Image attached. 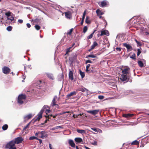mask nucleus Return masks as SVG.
<instances>
[{"label": "nucleus", "mask_w": 149, "mask_h": 149, "mask_svg": "<svg viewBox=\"0 0 149 149\" xmlns=\"http://www.w3.org/2000/svg\"><path fill=\"white\" fill-rule=\"evenodd\" d=\"M57 98V96H55L54 97L51 104V105L52 107H54L55 105L58 106V105L57 104H56V100Z\"/></svg>", "instance_id": "9d476101"}, {"label": "nucleus", "mask_w": 149, "mask_h": 149, "mask_svg": "<svg viewBox=\"0 0 149 149\" xmlns=\"http://www.w3.org/2000/svg\"><path fill=\"white\" fill-rule=\"evenodd\" d=\"M97 43L96 41H95L93 42V44L91 47V48L90 49L88 50L89 51H90L91 50L93 49H94L95 47L97 45Z\"/></svg>", "instance_id": "f3484780"}, {"label": "nucleus", "mask_w": 149, "mask_h": 149, "mask_svg": "<svg viewBox=\"0 0 149 149\" xmlns=\"http://www.w3.org/2000/svg\"><path fill=\"white\" fill-rule=\"evenodd\" d=\"M30 124V123H28L27 125H26L25 127L24 128V130H26L28 127L29 126V125Z\"/></svg>", "instance_id": "603ef678"}, {"label": "nucleus", "mask_w": 149, "mask_h": 149, "mask_svg": "<svg viewBox=\"0 0 149 149\" xmlns=\"http://www.w3.org/2000/svg\"><path fill=\"white\" fill-rule=\"evenodd\" d=\"M72 30H73L72 29H71L70 30V31L69 32H68L67 33V34L69 35H70L72 31Z\"/></svg>", "instance_id": "49530a36"}, {"label": "nucleus", "mask_w": 149, "mask_h": 149, "mask_svg": "<svg viewBox=\"0 0 149 149\" xmlns=\"http://www.w3.org/2000/svg\"><path fill=\"white\" fill-rule=\"evenodd\" d=\"M77 131L78 133L82 134H85L86 133V132L84 130L77 129Z\"/></svg>", "instance_id": "5701e85b"}, {"label": "nucleus", "mask_w": 149, "mask_h": 149, "mask_svg": "<svg viewBox=\"0 0 149 149\" xmlns=\"http://www.w3.org/2000/svg\"><path fill=\"white\" fill-rule=\"evenodd\" d=\"M92 36L90 34L89 36H88L87 38L88 39H91L92 38Z\"/></svg>", "instance_id": "6e6d98bb"}, {"label": "nucleus", "mask_w": 149, "mask_h": 149, "mask_svg": "<svg viewBox=\"0 0 149 149\" xmlns=\"http://www.w3.org/2000/svg\"><path fill=\"white\" fill-rule=\"evenodd\" d=\"M99 109H96L92 110H88L87 111V112L93 115H95L97 114L99 112Z\"/></svg>", "instance_id": "39448f33"}, {"label": "nucleus", "mask_w": 149, "mask_h": 149, "mask_svg": "<svg viewBox=\"0 0 149 149\" xmlns=\"http://www.w3.org/2000/svg\"><path fill=\"white\" fill-rule=\"evenodd\" d=\"M64 13L65 15V17L67 19H70L72 18V13L71 12L68 11L65 12Z\"/></svg>", "instance_id": "6e6552de"}, {"label": "nucleus", "mask_w": 149, "mask_h": 149, "mask_svg": "<svg viewBox=\"0 0 149 149\" xmlns=\"http://www.w3.org/2000/svg\"><path fill=\"white\" fill-rule=\"evenodd\" d=\"M89 17L87 16L85 20V22L87 24H89L90 23V21L89 19Z\"/></svg>", "instance_id": "c756f323"}, {"label": "nucleus", "mask_w": 149, "mask_h": 149, "mask_svg": "<svg viewBox=\"0 0 149 149\" xmlns=\"http://www.w3.org/2000/svg\"><path fill=\"white\" fill-rule=\"evenodd\" d=\"M32 116V115L31 114H30L24 117V118L26 119L27 118V119H29L31 118Z\"/></svg>", "instance_id": "7c9ffc66"}, {"label": "nucleus", "mask_w": 149, "mask_h": 149, "mask_svg": "<svg viewBox=\"0 0 149 149\" xmlns=\"http://www.w3.org/2000/svg\"><path fill=\"white\" fill-rule=\"evenodd\" d=\"M52 116H53V115L52 114H50L46 116V117L47 118H51V117H52Z\"/></svg>", "instance_id": "c03bdc74"}, {"label": "nucleus", "mask_w": 149, "mask_h": 149, "mask_svg": "<svg viewBox=\"0 0 149 149\" xmlns=\"http://www.w3.org/2000/svg\"><path fill=\"white\" fill-rule=\"evenodd\" d=\"M98 98L100 100H102L104 99V97L103 95H99L98 97Z\"/></svg>", "instance_id": "37998d69"}, {"label": "nucleus", "mask_w": 149, "mask_h": 149, "mask_svg": "<svg viewBox=\"0 0 149 149\" xmlns=\"http://www.w3.org/2000/svg\"><path fill=\"white\" fill-rule=\"evenodd\" d=\"M3 72L5 74H8L10 72V69L7 67H4L2 68Z\"/></svg>", "instance_id": "423d86ee"}, {"label": "nucleus", "mask_w": 149, "mask_h": 149, "mask_svg": "<svg viewBox=\"0 0 149 149\" xmlns=\"http://www.w3.org/2000/svg\"><path fill=\"white\" fill-rule=\"evenodd\" d=\"M41 82V81L40 80H39L38 81V84H40Z\"/></svg>", "instance_id": "69168bd1"}, {"label": "nucleus", "mask_w": 149, "mask_h": 149, "mask_svg": "<svg viewBox=\"0 0 149 149\" xmlns=\"http://www.w3.org/2000/svg\"><path fill=\"white\" fill-rule=\"evenodd\" d=\"M73 73L72 71L70 70L69 74V78L71 80H73Z\"/></svg>", "instance_id": "a211bd4d"}, {"label": "nucleus", "mask_w": 149, "mask_h": 149, "mask_svg": "<svg viewBox=\"0 0 149 149\" xmlns=\"http://www.w3.org/2000/svg\"><path fill=\"white\" fill-rule=\"evenodd\" d=\"M38 140L39 141L40 143H42V141L41 139H38Z\"/></svg>", "instance_id": "0e129e2a"}, {"label": "nucleus", "mask_w": 149, "mask_h": 149, "mask_svg": "<svg viewBox=\"0 0 149 149\" xmlns=\"http://www.w3.org/2000/svg\"><path fill=\"white\" fill-rule=\"evenodd\" d=\"M86 10H85L84 11L83 13L82 17V19H84V18H85V15L86 14Z\"/></svg>", "instance_id": "58836bf2"}, {"label": "nucleus", "mask_w": 149, "mask_h": 149, "mask_svg": "<svg viewBox=\"0 0 149 149\" xmlns=\"http://www.w3.org/2000/svg\"><path fill=\"white\" fill-rule=\"evenodd\" d=\"M5 14L7 16L8 20H10L11 22L13 20L14 17L13 14L11 12L8 11Z\"/></svg>", "instance_id": "7ed1b4c3"}, {"label": "nucleus", "mask_w": 149, "mask_h": 149, "mask_svg": "<svg viewBox=\"0 0 149 149\" xmlns=\"http://www.w3.org/2000/svg\"><path fill=\"white\" fill-rule=\"evenodd\" d=\"M47 105H45L42 108V109L41 110H42V112L43 113V111H44V110L46 109L47 108Z\"/></svg>", "instance_id": "a19ab883"}, {"label": "nucleus", "mask_w": 149, "mask_h": 149, "mask_svg": "<svg viewBox=\"0 0 149 149\" xmlns=\"http://www.w3.org/2000/svg\"><path fill=\"white\" fill-rule=\"evenodd\" d=\"M46 74L47 76L49 78L52 80L54 79V77L52 74L49 73H46Z\"/></svg>", "instance_id": "393cba45"}, {"label": "nucleus", "mask_w": 149, "mask_h": 149, "mask_svg": "<svg viewBox=\"0 0 149 149\" xmlns=\"http://www.w3.org/2000/svg\"><path fill=\"white\" fill-rule=\"evenodd\" d=\"M69 143L71 147H75V144L72 140L71 139L69 140Z\"/></svg>", "instance_id": "6ab92c4d"}, {"label": "nucleus", "mask_w": 149, "mask_h": 149, "mask_svg": "<svg viewBox=\"0 0 149 149\" xmlns=\"http://www.w3.org/2000/svg\"><path fill=\"white\" fill-rule=\"evenodd\" d=\"M79 116V115H75L74 114L73 115V117H74V118H75L76 117H78V116Z\"/></svg>", "instance_id": "3c124183"}, {"label": "nucleus", "mask_w": 149, "mask_h": 149, "mask_svg": "<svg viewBox=\"0 0 149 149\" xmlns=\"http://www.w3.org/2000/svg\"><path fill=\"white\" fill-rule=\"evenodd\" d=\"M12 27L11 26H9L7 28V30L8 31H10L12 29Z\"/></svg>", "instance_id": "4c0bfd02"}, {"label": "nucleus", "mask_w": 149, "mask_h": 149, "mask_svg": "<svg viewBox=\"0 0 149 149\" xmlns=\"http://www.w3.org/2000/svg\"><path fill=\"white\" fill-rule=\"evenodd\" d=\"M93 144L94 145H96L97 144V142L95 141L94 142V143H93Z\"/></svg>", "instance_id": "680f3d73"}, {"label": "nucleus", "mask_w": 149, "mask_h": 149, "mask_svg": "<svg viewBox=\"0 0 149 149\" xmlns=\"http://www.w3.org/2000/svg\"><path fill=\"white\" fill-rule=\"evenodd\" d=\"M123 45L124 47L127 48L128 52L131 51L132 50V47L129 44L125 43H123Z\"/></svg>", "instance_id": "0eeeda50"}, {"label": "nucleus", "mask_w": 149, "mask_h": 149, "mask_svg": "<svg viewBox=\"0 0 149 149\" xmlns=\"http://www.w3.org/2000/svg\"><path fill=\"white\" fill-rule=\"evenodd\" d=\"M75 141L77 143H80L82 141V139L81 138H76L74 139Z\"/></svg>", "instance_id": "a878e982"}, {"label": "nucleus", "mask_w": 149, "mask_h": 149, "mask_svg": "<svg viewBox=\"0 0 149 149\" xmlns=\"http://www.w3.org/2000/svg\"><path fill=\"white\" fill-rule=\"evenodd\" d=\"M39 137L42 139H44L47 136V134L46 132L45 131H39Z\"/></svg>", "instance_id": "20e7f679"}, {"label": "nucleus", "mask_w": 149, "mask_h": 149, "mask_svg": "<svg viewBox=\"0 0 149 149\" xmlns=\"http://www.w3.org/2000/svg\"><path fill=\"white\" fill-rule=\"evenodd\" d=\"M86 71L88 73H90V72H91L90 70H88V68H86Z\"/></svg>", "instance_id": "864d4df0"}, {"label": "nucleus", "mask_w": 149, "mask_h": 149, "mask_svg": "<svg viewBox=\"0 0 149 149\" xmlns=\"http://www.w3.org/2000/svg\"><path fill=\"white\" fill-rule=\"evenodd\" d=\"M98 131H99V132H100L101 133H102V131L100 129H98Z\"/></svg>", "instance_id": "338daca9"}, {"label": "nucleus", "mask_w": 149, "mask_h": 149, "mask_svg": "<svg viewBox=\"0 0 149 149\" xmlns=\"http://www.w3.org/2000/svg\"><path fill=\"white\" fill-rule=\"evenodd\" d=\"M63 128V126H56L54 128H52L51 130H53L56 129H57L58 128Z\"/></svg>", "instance_id": "cd10ccee"}, {"label": "nucleus", "mask_w": 149, "mask_h": 149, "mask_svg": "<svg viewBox=\"0 0 149 149\" xmlns=\"http://www.w3.org/2000/svg\"><path fill=\"white\" fill-rule=\"evenodd\" d=\"M141 51L139 49H137V55L138 56L140 54H141Z\"/></svg>", "instance_id": "79ce46f5"}, {"label": "nucleus", "mask_w": 149, "mask_h": 149, "mask_svg": "<svg viewBox=\"0 0 149 149\" xmlns=\"http://www.w3.org/2000/svg\"><path fill=\"white\" fill-rule=\"evenodd\" d=\"M71 47H70L69 48H68L67 49H66L67 53L70 52V49H71Z\"/></svg>", "instance_id": "09e8293b"}, {"label": "nucleus", "mask_w": 149, "mask_h": 149, "mask_svg": "<svg viewBox=\"0 0 149 149\" xmlns=\"http://www.w3.org/2000/svg\"><path fill=\"white\" fill-rule=\"evenodd\" d=\"M79 90L83 92H85V91H86V92L87 95H88L89 94L88 90L87 89L84 87H82L79 88Z\"/></svg>", "instance_id": "f8f14e48"}, {"label": "nucleus", "mask_w": 149, "mask_h": 149, "mask_svg": "<svg viewBox=\"0 0 149 149\" xmlns=\"http://www.w3.org/2000/svg\"><path fill=\"white\" fill-rule=\"evenodd\" d=\"M103 35H106L107 36H109V32L107 30L101 31V34L100 35V36H102Z\"/></svg>", "instance_id": "9b49d317"}, {"label": "nucleus", "mask_w": 149, "mask_h": 149, "mask_svg": "<svg viewBox=\"0 0 149 149\" xmlns=\"http://www.w3.org/2000/svg\"><path fill=\"white\" fill-rule=\"evenodd\" d=\"M18 22L21 24L23 22V21L22 19H19L18 20Z\"/></svg>", "instance_id": "8fccbe9b"}, {"label": "nucleus", "mask_w": 149, "mask_h": 149, "mask_svg": "<svg viewBox=\"0 0 149 149\" xmlns=\"http://www.w3.org/2000/svg\"><path fill=\"white\" fill-rule=\"evenodd\" d=\"M130 70V68L129 67H126L122 70V73L123 74H126L128 73L129 71Z\"/></svg>", "instance_id": "4468645a"}, {"label": "nucleus", "mask_w": 149, "mask_h": 149, "mask_svg": "<svg viewBox=\"0 0 149 149\" xmlns=\"http://www.w3.org/2000/svg\"><path fill=\"white\" fill-rule=\"evenodd\" d=\"M84 19H82L81 21V22L80 24H81L82 25L83 24V22L84 21Z\"/></svg>", "instance_id": "052dcab7"}, {"label": "nucleus", "mask_w": 149, "mask_h": 149, "mask_svg": "<svg viewBox=\"0 0 149 149\" xmlns=\"http://www.w3.org/2000/svg\"><path fill=\"white\" fill-rule=\"evenodd\" d=\"M116 50L118 51H120L121 50V49L119 47H117L116 48Z\"/></svg>", "instance_id": "13d9d810"}, {"label": "nucleus", "mask_w": 149, "mask_h": 149, "mask_svg": "<svg viewBox=\"0 0 149 149\" xmlns=\"http://www.w3.org/2000/svg\"><path fill=\"white\" fill-rule=\"evenodd\" d=\"M107 5V1H104L101 2V4H99V5L100 6V7H103L106 5Z\"/></svg>", "instance_id": "4be33fe9"}, {"label": "nucleus", "mask_w": 149, "mask_h": 149, "mask_svg": "<svg viewBox=\"0 0 149 149\" xmlns=\"http://www.w3.org/2000/svg\"><path fill=\"white\" fill-rule=\"evenodd\" d=\"M26 98V97L24 95H20L18 97V102L19 103L22 104L24 102Z\"/></svg>", "instance_id": "f03ea898"}, {"label": "nucleus", "mask_w": 149, "mask_h": 149, "mask_svg": "<svg viewBox=\"0 0 149 149\" xmlns=\"http://www.w3.org/2000/svg\"><path fill=\"white\" fill-rule=\"evenodd\" d=\"M15 144L14 140H12L7 144L6 147L8 149H16V148L15 146Z\"/></svg>", "instance_id": "f257e3e1"}, {"label": "nucleus", "mask_w": 149, "mask_h": 149, "mask_svg": "<svg viewBox=\"0 0 149 149\" xmlns=\"http://www.w3.org/2000/svg\"><path fill=\"white\" fill-rule=\"evenodd\" d=\"M42 110H41L40 112L39 113V114L38 115V116L37 118L35 120V121H36L37 120H40L42 117V113H43L42 112Z\"/></svg>", "instance_id": "ddd939ff"}, {"label": "nucleus", "mask_w": 149, "mask_h": 149, "mask_svg": "<svg viewBox=\"0 0 149 149\" xmlns=\"http://www.w3.org/2000/svg\"><path fill=\"white\" fill-rule=\"evenodd\" d=\"M96 13L97 14V16H99L104 14V13L100 10L99 9H97L96 11Z\"/></svg>", "instance_id": "aec40b11"}, {"label": "nucleus", "mask_w": 149, "mask_h": 149, "mask_svg": "<svg viewBox=\"0 0 149 149\" xmlns=\"http://www.w3.org/2000/svg\"><path fill=\"white\" fill-rule=\"evenodd\" d=\"M90 64H88L86 66V68H89V67H90Z\"/></svg>", "instance_id": "e2e57ef3"}, {"label": "nucleus", "mask_w": 149, "mask_h": 149, "mask_svg": "<svg viewBox=\"0 0 149 149\" xmlns=\"http://www.w3.org/2000/svg\"><path fill=\"white\" fill-rule=\"evenodd\" d=\"M138 63V65L141 67H142L143 66V64L141 61H139Z\"/></svg>", "instance_id": "473e14b6"}, {"label": "nucleus", "mask_w": 149, "mask_h": 149, "mask_svg": "<svg viewBox=\"0 0 149 149\" xmlns=\"http://www.w3.org/2000/svg\"><path fill=\"white\" fill-rule=\"evenodd\" d=\"M120 79L122 81H124L127 79V77L124 74H122L121 76Z\"/></svg>", "instance_id": "dca6fc26"}, {"label": "nucleus", "mask_w": 149, "mask_h": 149, "mask_svg": "<svg viewBox=\"0 0 149 149\" xmlns=\"http://www.w3.org/2000/svg\"><path fill=\"white\" fill-rule=\"evenodd\" d=\"M35 135L36 136H39V132H36L35 133Z\"/></svg>", "instance_id": "bf43d9fd"}, {"label": "nucleus", "mask_w": 149, "mask_h": 149, "mask_svg": "<svg viewBox=\"0 0 149 149\" xmlns=\"http://www.w3.org/2000/svg\"><path fill=\"white\" fill-rule=\"evenodd\" d=\"M50 111V110L48 109H46L45 110V113L47 114V113H49Z\"/></svg>", "instance_id": "4d7b16f0"}, {"label": "nucleus", "mask_w": 149, "mask_h": 149, "mask_svg": "<svg viewBox=\"0 0 149 149\" xmlns=\"http://www.w3.org/2000/svg\"><path fill=\"white\" fill-rule=\"evenodd\" d=\"M89 57L95 58L96 57V56L93 54H89L87 55L86 57V58H88Z\"/></svg>", "instance_id": "bb28decb"}, {"label": "nucleus", "mask_w": 149, "mask_h": 149, "mask_svg": "<svg viewBox=\"0 0 149 149\" xmlns=\"http://www.w3.org/2000/svg\"><path fill=\"white\" fill-rule=\"evenodd\" d=\"M58 79L59 81H61L63 80V74H61L58 76Z\"/></svg>", "instance_id": "b1692460"}, {"label": "nucleus", "mask_w": 149, "mask_h": 149, "mask_svg": "<svg viewBox=\"0 0 149 149\" xmlns=\"http://www.w3.org/2000/svg\"><path fill=\"white\" fill-rule=\"evenodd\" d=\"M138 45V46H140L141 45V44L140 42H139L138 43H137Z\"/></svg>", "instance_id": "774afa93"}, {"label": "nucleus", "mask_w": 149, "mask_h": 149, "mask_svg": "<svg viewBox=\"0 0 149 149\" xmlns=\"http://www.w3.org/2000/svg\"><path fill=\"white\" fill-rule=\"evenodd\" d=\"M133 116V114L130 113L123 114V117L126 118L132 117Z\"/></svg>", "instance_id": "2eb2a0df"}, {"label": "nucleus", "mask_w": 149, "mask_h": 149, "mask_svg": "<svg viewBox=\"0 0 149 149\" xmlns=\"http://www.w3.org/2000/svg\"><path fill=\"white\" fill-rule=\"evenodd\" d=\"M130 58L134 60L136 59L135 54H133L130 56Z\"/></svg>", "instance_id": "c9c22d12"}, {"label": "nucleus", "mask_w": 149, "mask_h": 149, "mask_svg": "<svg viewBox=\"0 0 149 149\" xmlns=\"http://www.w3.org/2000/svg\"><path fill=\"white\" fill-rule=\"evenodd\" d=\"M23 140V139L21 137H18L15 139L14 141L15 143L19 144L21 143Z\"/></svg>", "instance_id": "1a4fd4ad"}, {"label": "nucleus", "mask_w": 149, "mask_h": 149, "mask_svg": "<svg viewBox=\"0 0 149 149\" xmlns=\"http://www.w3.org/2000/svg\"><path fill=\"white\" fill-rule=\"evenodd\" d=\"M132 144L138 145L139 144V142L137 140H135L132 142Z\"/></svg>", "instance_id": "72a5a7b5"}, {"label": "nucleus", "mask_w": 149, "mask_h": 149, "mask_svg": "<svg viewBox=\"0 0 149 149\" xmlns=\"http://www.w3.org/2000/svg\"><path fill=\"white\" fill-rule=\"evenodd\" d=\"M80 74L82 78H83L85 77V73L84 72H82L81 70H79Z\"/></svg>", "instance_id": "c85d7f7f"}, {"label": "nucleus", "mask_w": 149, "mask_h": 149, "mask_svg": "<svg viewBox=\"0 0 149 149\" xmlns=\"http://www.w3.org/2000/svg\"><path fill=\"white\" fill-rule=\"evenodd\" d=\"M35 28L36 30H38L40 29V27L39 25H36L35 26Z\"/></svg>", "instance_id": "ea45409f"}, {"label": "nucleus", "mask_w": 149, "mask_h": 149, "mask_svg": "<svg viewBox=\"0 0 149 149\" xmlns=\"http://www.w3.org/2000/svg\"><path fill=\"white\" fill-rule=\"evenodd\" d=\"M8 128V125L6 124L3 125L2 126V128L3 130H6Z\"/></svg>", "instance_id": "2f4dec72"}, {"label": "nucleus", "mask_w": 149, "mask_h": 149, "mask_svg": "<svg viewBox=\"0 0 149 149\" xmlns=\"http://www.w3.org/2000/svg\"><path fill=\"white\" fill-rule=\"evenodd\" d=\"M87 29L88 28L87 26H85L83 28V32L84 33H85L87 31Z\"/></svg>", "instance_id": "e433bc0d"}, {"label": "nucleus", "mask_w": 149, "mask_h": 149, "mask_svg": "<svg viewBox=\"0 0 149 149\" xmlns=\"http://www.w3.org/2000/svg\"><path fill=\"white\" fill-rule=\"evenodd\" d=\"M77 93L75 91H73L67 95V97L69 98L70 97L72 96L73 95H76Z\"/></svg>", "instance_id": "412c9836"}, {"label": "nucleus", "mask_w": 149, "mask_h": 149, "mask_svg": "<svg viewBox=\"0 0 149 149\" xmlns=\"http://www.w3.org/2000/svg\"><path fill=\"white\" fill-rule=\"evenodd\" d=\"M26 26H27V27H28V28H30V27L31 26V25L29 23H27L26 24Z\"/></svg>", "instance_id": "5fc2aeb1"}, {"label": "nucleus", "mask_w": 149, "mask_h": 149, "mask_svg": "<svg viewBox=\"0 0 149 149\" xmlns=\"http://www.w3.org/2000/svg\"><path fill=\"white\" fill-rule=\"evenodd\" d=\"M29 139L30 140H32L33 139H38V138L36 136H33L30 137L29 138Z\"/></svg>", "instance_id": "f704fd0d"}, {"label": "nucleus", "mask_w": 149, "mask_h": 149, "mask_svg": "<svg viewBox=\"0 0 149 149\" xmlns=\"http://www.w3.org/2000/svg\"><path fill=\"white\" fill-rule=\"evenodd\" d=\"M88 63H92V62L90 60H87L86 61V64Z\"/></svg>", "instance_id": "de8ad7c7"}, {"label": "nucleus", "mask_w": 149, "mask_h": 149, "mask_svg": "<svg viewBox=\"0 0 149 149\" xmlns=\"http://www.w3.org/2000/svg\"><path fill=\"white\" fill-rule=\"evenodd\" d=\"M91 129L92 130H93V131H94L95 132H99V131L97 130L98 129H96V128H91Z\"/></svg>", "instance_id": "a18cd8bd"}]
</instances>
